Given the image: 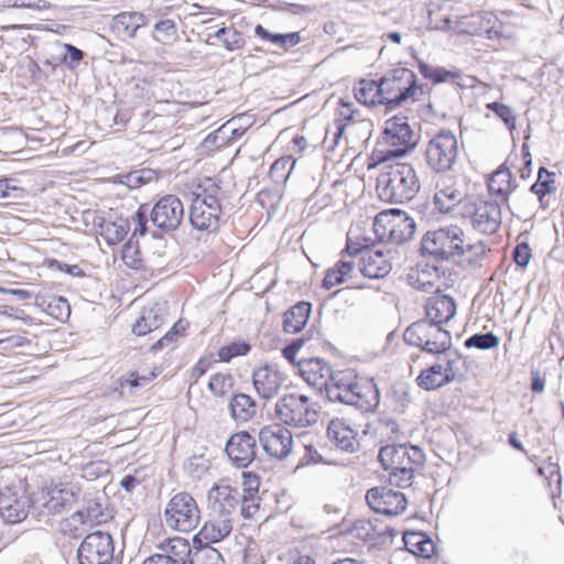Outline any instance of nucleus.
Wrapping results in <instances>:
<instances>
[{
  "label": "nucleus",
  "instance_id": "1",
  "mask_svg": "<svg viewBox=\"0 0 564 564\" xmlns=\"http://www.w3.org/2000/svg\"><path fill=\"white\" fill-rule=\"evenodd\" d=\"M330 401L352 405L362 412L373 411L379 404V392L375 384H361L354 370L334 372L326 389Z\"/></svg>",
  "mask_w": 564,
  "mask_h": 564
},
{
  "label": "nucleus",
  "instance_id": "2",
  "mask_svg": "<svg viewBox=\"0 0 564 564\" xmlns=\"http://www.w3.org/2000/svg\"><path fill=\"white\" fill-rule=\"evenodd\" d=\"M421 248L424 254L440 260H448L454 256H463L467 252H473L476 258H480L486 252V246L482 242H467L463 229L458 226L427 231L422 239Z\"/></svg>",
  "mask_w": 564,
  "mask_h": 564
},
{
  "label": "nucleus",
  "instance_id": "3",
  "mask_svg": "<svg viewBox=\"0 0 564 564\" xmlns=\"http://www.w3.org/2000/svg\"><path fill=\"white\" fill-rule=\"evenodd\" d=\"M148 217H150L152 225L161 230H176L184 218L183 203L177 196L170 194L160 198L151 209L147 205H141L131 217L135 224L133 235H145Z\"/></svg>",
  "mask_w": 564,
  "mask_h": 564
},
{
  "label": "nucleus",
  "instance_id": "4",
  "mask_svg": "<svg viewBox=\"0 0 564 564\" xmlns=\"http://www.w3.org/2000/svg\"><path fill=\"white\" fill-rule=\"evenodd\" d=\"M274 414L281 423L300 429L312 426L319 419L317 404L297 393L281 397L275 403Z\"/></svg>",
  "mask_w": 564,
  "mask_h": 564
},
{
  "label": "nucleus",
  "instance_id": "5",
  "mask_svg": "<svg viewBox=\"0 0 564 564\" xmlns=\"http://www.w3.org/2000/svg\"><path fill=\"white\" fill-rule=\"evenodd\" d=\"M388 492L386 487H373L367 491L366 500L369 508L376 513L368 521L358 520L352 531L365 541L386 539L388 534Z\"/></svg>",
  "mask_w": 564,
  "mask_h": 564
},
{
  "label": "nucleus",
  "instance_id": "6",
  "mask_svg": "<svg viewBox=\"0 0 564 564\" xmlns=\"http://www.w3.org/2000/svg\"><path fill=\"white\" fill-rule=\"evenodd\" d=\"M403 337L406 344L431 355L445 354L452 347V335L448 330L423 319L412 323L405 329Z\"/></svg>",
  "mask_w": 564,
  "mask_h": 564
},
{
  "label": "nucleus",
  "instance_id": "7",
  "mask_svg": "<svg viewBox=\"0 0 564 564\" xmlns=\"http://www.w3.org/2000/svg\"><path fill=\"white\" fill-rule=\"evenodd\" d=\"M166 525L178 532H191L200 521V510L195 498L185 491L171 497L164 509Z\"/></svg>",
  "mask_w": 564,
  "mask_h": 564
},
{
  "label": "nucleus",
  "instance_id": "8",
  "mask_svg": "<svg viewBox=\"0 0 564 564\" xmlns=\"http://www.w3.org/2000/svg\"><path fill=\"white\" fill-rule=\"evenodd\" d=\"M459 216L468 219L475 230L485 235L495 234L501 225V207L498 202L467 200L462 205Z\"/></svg>",
  "mask_w": 564,
  "mask_h": 564
},
{
  "label": "nucleus",
  "instance_id": "9",
  "mask_svg": "<svg viewBox=\"0 0 564 564\" xmlns=\"http://www.w3.org/2000/svg\"><path fill=\"white\" fill-rule=\"evenodd\" d=\"M223 208L219 199L212 192L196 193L189 210L191 225L204 232H215L220 226Z\"/></svg>",
  "mask_w": 564,
  "mask_h": 564
},
{
  "label": "nucleus",
  "instance_id": "10",
  "mask_svg": "<svg viewBox=\"0 0 564 564\" xmlns=\"http://www.w3.org/2000/svg\"><path fill=\"white\" fill-rule=\"evenodd\" d=\"M390 452V485L409 487L412 484L414 468L422 464L424 455L417 446H391Z\"/></svg>",
  "mask_w": 564,
  "mask_h": 564
},
{
  "label": "nucleus",
  "instance_id": "11",
  "mask_svg": "<svg viewBox=\"0 0 564 564\" xmlns=\"http://www.w3.org/2000/svg\"><path fill=\"white\" fill-rule=\"evenodd\" d=\"M458 155L456 135L448 130L440 131L425 148L427 165L435 172L443 173L452 169Z\"/></svg>",
  "mask_w": 564,
  "mask_h": 564
},
{
  "label": "nucleus",
  "instance_id": "12",
  "mask_svg": "<svg viewBox=\"0 0 564 564\" xmlns=\"http://www.w3.org/2000/svg\"><path fill=\"white\" fill-rule=\"evenodd\" d=\"M420 189V183L412 165L390 162V204L408 203Z\"/></svg>",
  "mask_w": 564,
  "mask_h": 564
},
{
  "label": "nucleus",
  "instance_id": "13",
  "mask_svg": "<svg viewBox=\"0 0 564 564\" xmlns=\"http://www.w3.org/2000/svg\"><path fill=\"white\" fill-rule=\"evenodd\" d=\"M112 536L96 531L85 536L77 550L79 564H109L113 557Z\"/></svg>",
  "mask_w": 564,
  "mask_h": 564
},
{
  "label": "nucleus",
  "instance_id": "14",
  "mask_svg": "<svg viewBox=\"0 0 564 564\" xmlns=\"http://www.w3.org/2000/svg\"><path fill=\"white\" fill-rule=\"evenodd\" d=\"M259 442L269 456L278 459L286 458L292 452V434L280 424L262 427L259 432Z\"/></svg>",
  "mask_w": 564,
  "mask_h": 564
},
{
  "label": "nucleus",
  "instance_id": "15",
  "mask_svg": "<svg viewBox=\"0 0 564 564\" xmlns=\"http://www.w3.org/2000/svg\"><path fill=\"white\" fill-rule=\"evenodd\" d=\"M390 161L393 158L404 156L417 143L416 137L405 117L393 116L390 119Z\"/></svg>",
  "mask_w": 564,
  "mask_h": 564
},
{
  "label": "nucleus",
  "instance_id": "16",
  "mask_svg": "<svg viewBox=\"0 0 564 564\" xmlns=\"http://www.w3.org/2000/svg\"><path fill=\"white\" fill-rule=\"evenodd\" d=\"M467 200L470 199L464 198L463 192L456 186L453 178L441 176L436 182L433 203L438 212L448 214L457 210V215H459L462 205Z\"/></svg>",
  "mask_w": 564,
  "mask_h": 564
},
{
  "label": "nucleus",
  "instance_id": "17",
  "mask_svg": "<svg viewBox=\"0 0 564 564\" xmlns=\"http://www.w3.org/2000/svg\"><path fill=\"white\" fill-rule=\"evenodd\" d=\"M460 31L474 36H486L489 40L499 39L502 34V23L490 12H477L463 18Z\"/></svg>",
  "mask_w": 564,
  "mask_h": 564
},
{
  "label": "nucleus",
  "instance_id": "18",
  "mask_svg": "<svg viewBox=\"0 0 564 564\" xmlns=\"http://www.w3.org/2000/svg\"><path fill=\"white\" fill-rule=\"evenodd\" d=\"M30 507V498L24 492H18L12 488L0 491V516L4 522L14 524L23 521Z\"/></svg>",
  "mask_w": 564,
  "mask_h": 564
},
{
  "label": "nucleus",
  "instance_id": "19",
  "mask_svg": "<svg viewBox=\"0 0 564 564\" xmlns=\"http://www.w3.org/2000/svg\"><path fill=\"white\" fill-rule=\"evenodd\" d=\"M241 500L240 492L228 485H215L207 492L209 514L232 516Z\"/></svg>",
  "mask_w": 564,
  "mask_h": 564
},
{
  "label": "nucleus",
  "instance_id": "20",
  "mask_svg": "<svg viewBox=\"0 0 564 564\" xmlns=\"http://www.w3.org/2000/svg\"><path fill=\"white\" fill-rule=\"evenodd\" d=\"M417 88L416 76L412 70L405 67L392 69L390 76V109L392 106H400L410 98L414 100Z\"/></svg>",
  "mask_w": 564,
  "mask_h": 564
},
{
  "label": "nucleus",
  "instance_id": "21",
  "mask_svg": "<svg viewBox=\"0 0 564 564\" xmlns=\"http://www.w3.org/2000/svg\"><path fill=\"white\" fill-rule=\"evenodd\" d=\"M285 381L284 375L275 366L264 365L253 370L252 384L258 395L264 400L273 399Z\"/></svg>",
  "mask_w": 564,
  "mask_h": 564
},
{
  "label": "nucleus",
  "instance_id": "22",
  "mask_svg": "<svg viewBox=\"0 0 564 564\" xmlns=\"http://www.w3.org/2000/svg\"><path fill=\"white\" fill-rule=\"evenodd\" d=\"M226 453L237 467H247L256 457V440L248 432L236 433L227 442Z\"/></svg>",
  "mask_w": 564,
  "mask_h": 564
},
{
  "label": "nucleus",
  "instance_id": "23",
  "mask_svg": "<svg viewBox=\"0 0 564 564\" xmlns=\"http://www.w3.org/2000/svg\"><path fill=\"white\" fill-rule=\"evenodd\" d=\"M299 371L303 380L313 388L327 389L334 372L330 366L321 358H308L297 362Z\"/></svg>",
  "mask_w": 564,
  "mask_h": 564
},
{
  "label": "nucleus",
  "instance_id": "24",
  "mask_svg": "<svg viewBox=\"0 0 564 564\" xmlns=\"http://www.w3.org/2000/svg\"><path fill=\"white\" fill-rule=\"evenodd\" d=\"M387 251V245L376 249V245L373 243L372 248L365 251V254L358 263L360 272L370 279L386 278L388 275Z\"/></svg>",
  "mask_w": 564,
  "mask_h": 564
},
{
  "label": "nucleus",
  "instance_id": "25",
  "mask_svg": "<svg viewBox=\"0 0 564 564\" xmlns=\"http://www.w3.org/2000/svg\"><path fill=\"white\" fill-rule=\"evenodd\" d=\"M167 306L165 302H156L145 306L141 316L132 327V332L138 336H144L156 330L166 319Z\"/></svg>",
  "mask_w": 564,
  "mask_h": 564
},
{
  "label": "nucleus",
  "instance_id": "26",
  "mask_svg": "<svg viewBox=\"0 0 564 564\" xmlns=\"http://www.w3.org/2000/svg\"><path fill=\"white\" fill-rule=\"evenodd\" d=\"M415 230V221L408 212L390 208V242L405 243L414 237Z\"/></svg>",
  "mask_w": 564,
  "mask_h": 564
},
{
  "label": "nucleus",
  "instance_id": "27",
  "mask_svg": "<svg viewBox=\"0 0 564 564\" xmlns=\"http://www.w3.org/2000/svg\"><path fill=\"white\" fill-rule=\"evenodd\" d=\"M425 321L443 326L456 314L455 301L448 295H434L425 304Z\"/></svg>",
  "mask_w": 564,
  "mask_h": 564
},
{
  "label": "nucleus",
  "instance_id": "28",
  "mask_svg": "<svg viewBox=\"0 0 564 564\" xmlns=\"http://www.w3.org/2000/svg\"><path fill=\"white\" fill-rule=\"evenodd\" d=\"M78 491L72 484L54 486L47 491L43 506L51 514L59 513L75 503Z\"/></svg>",
  "mask_w": 564,
  "mask_h": 564
},
{
  "label": "nucleus",
  "instance_id": "29",
  "mask_svg": "<svg viewBox=\"0 0 564 564\" xmlns=\"http://www.w3.org/2000/svg\"><path fill=\"white\" fill-rule=\"evenodd\" d=\"M356 432L340 419L332 420L327 427V437L337 448L352 453L358 447Z\"/></svg>",
  "mask_w": 564,
  "mask_h": 564
},
{
  "label": "nucleus",
  "instance_id": "30",
  "mask_svg": "<svg viewBox=\"0 0 564 564\" xmlns=\"http://www.w3.org/2000/svg\"><path fill=\"white\" fill-rule=\"evenodd\" d=\"M386 78L382 77L380 82L373 79H362L355 87L356 99L366 106L383 105L387 97L383 93L382 85Z\"/></svg>",
  "mask_w": 564,
  "mask_h": 564
},
{
  "label": "nucleus",
  "instance_id": "31",
  "mask_svg": "<svg viewBox=\"0 0 564 564\" xmlns=\"http://www.w3.org/2000/svg\"><path fill=\"white\" fill-rule=\"evenodd\" d=\"M234 517L209 514V520L203 525L199 534L209 542H219L232 531Z\"/></svg>",
  "mask_w": 564,
  "mask_h": 564
},
{
  "label": "nucleus",
  "instance_id": "32",
  "mask_svg": "<svg viewBox=\"0 0 564 564\" xmlns=\"http://www.w3.org/2000/svg\"><path fill=\"white\" fill-rule=\"evenodd\" d=\"M159 549L162 551L161 554L174 564H189L194 553L188 540L181 536L167 539L159 545Z\"/></svg>",
  "mask_w": 564,
  "mask_h": 564
},
{
  "label": "nucleus",
  "instance_id": "33",
  "mask_svg": "<svg viewBox=\"0 0 564 564\" xmlns=\"http://www.w3.org/2000/svg\"><path fill=\"white\" fill-rule=\"evenodd\" d=\"M518 187L512 174L508 167L501 165L491 175L488 189L491 195H496L502 203L508 200V196Z\"/></svg>",
  "mask_w": 564,
  "mask_h": 564
},
{
  "label": "nucleus",
  "instance_id": "34",
  "mask_svg": "<svg viewBox=\"0 0 564 564\" xmlns=\"http://www.w3.org/2000/svg\"><path fill=\"white\" fill-rule=\"evenodd\" d=\"M145 24V17L140 12H122L112 19V30L130 39L134 37L137 31Z\"/></svg>",
  "mask_w": 564,
  "mask_h": 564
},
{
  "label": "nucleus",
  "instance_id": "35",
  "mask_svg": "<svg viewBox=\"0 0 564 564\" xmlns=\"http://www.w3.org/2000/svg\"><path fill=\"white\" fill-rule=\"evenodd\" d=\"M98 234L106 240L107 245L113 246L121 242L128 235L130 225L128 219L119 218L115 221L99 218L96 223Z\"/></svg>",
  "mask_w": 564,
  "mask_h": 564
},
{
  "label": "nucleus",
  "instance_id": "36",
  "mask_svg": "<svg viewBox=\"0 0 564 564\" xmlns=\"http://www.w3.org/2000/svg\"><path fill=\"white\" fill-rule=\"evenodd\" d=\"M312 306L308 302H300L284 313L283 329L290 334H296L306 325Z\"/></svg>",
  "mask_w": 564,
  "mask_h": 564
},
{
  "label": "nucleus",
  "instance_id": "37",
  "mask_svg": "<svg viewBox=\"0 0 564 564\" xmlns=\"http://www.w3.org/2000/svg\"><path fill=\"white\" fill-rule=\"evenodd\" d=\"M256 401L246 393L232 395L229 402L230 415L236 422H248L257 413Z\"/></svg>",
  "mask_w": 564,
  "mask_h": 564
},
{
  "label": "nucleus",
  "instance_id": "38",
  "mask_svg": "<svg viewBox=\"0 0 564 564\" xmlns=\"http://www.w3.org/2000/svg\"><path fill=\"white\" fill-rule=\"evenodd\" d=\"M403 543L413 555L424 558H431L436 550L434 542L423 533H406Z\"/></svg>",
  "mask_w": 564,
  "mask_h": 564
},
{
  "label": "nucleus",
  "instance_id": "39",
  "mask_svg": "<svg viewBox=\"0 0 564 564\" xmlns=\"http://www.w3.org/2000/svg\"><path fill=\"white\" fill-rule=\"evenodd\" d=\"M417 386L426 391L436 390L449 383L443 372L442 362L434 364L421 371L416 378Z\"/></svg>",
  "mask_w": 564,
  "mask_h": 564
},
{
  "label": "nucleus",
  "instance_id": "40",
  "mask_svg": "<svg viewBox=\"0 0 564 564\" xmlns=\"http://www.w3.org/2000/svg\"><path fill=\"white\" fill-rule=\"evenodd\" d=\"M354 268L355 262L352 261H338L335 267L326 271L322 282L323 288L330 290L334 286L344 283L348 278H350Z\"/></svg>",
  "mask_w": 564,
  "mask_h": 564
},
{
  "label": "nucleus",
  "instance_id": "41",
  "mask_svg": "<svg viewBox=\"0 0 564 564\" xmlns=\"http://www.w3.org/2000/svg\"><path fill=\"white\" fill-rule=\"evenodd\" d=\"M445 356V362H442L443 372L445 373L446 380L451 382L460 381L466 372V365L463 357L457 351L443 354Z\"/></svg>",
  "mask_w": 564,
  "mask_h": 564
},
{
  "label": "nucleus",
  "instance_id": "42",
  "mask_svg": "<svg viewBox=\"0 0 564 564\" xmlns=\"http://www.w3.org/2000/svg\"><path fill=\"white\" fill-rule=\"evenodd\" d=\"M555 174L549 172L545 167H540L538 172V180L531 186V192L535 194L541 203L544 206V198L547 194H551L555 191Z\"/></svg>",
  "mask_w": 564,
  "mask_h": 564
},
{
  "label": "nucleus",
  "instance_id": "43",
  "mask_svg": "<svg viewBox=\"0 0 564 564\" xmlns=\"http://www.w3.org/2000/svg\"><path fill=\"white\" fill-rule=\"evenodd\" d=\"M243 119V116L232 118L215 132L213 138L215 143L219 141L217 143V147H223L230 140L240 138L243 134L246 127H243L242 124L238 127L236 126L238 121H241Z\"/></svg>",
  "mask_w": 564,
  "mask_h": 564
},
{
  "label": "nucleus",
  "instance_id": "44",
  "mask_svg": "<svg viewBox=\"0 0 564 564\" xmlns=\"http://www.w3.org/2000/svg\"><path fill=\"white\" fill-rule=\"evenodd\" d=\"M88 524L96 525L100 523L107 522L111 516L107 512L106 508L102 506L99 499H89L86 502L85 508L79 510Z\"/></svg>",
  "mask_w": 564,
  "mask_h": 564
},
{
  "label": "nucleus",
  "instance_id": "45",
  "mask_svg": "<svg viewBox=\"0 0 564 564\" xmlns=\"http://www.w3.org/2000/svg\"><path fill=\"white\" fill-rule=\"evenodd\" d=\"M45 312L53 318L65 322L70 315V306L66 299L62 296H51L41 303Z\"/></svg>",
  "mask_w": 564,
  "mask_h": 564
},
{
  "label": "nucleus",
  "instance_id": "46",
  "mask_svg": "<svg viewBox=\"0 0 564 564\" xmlns=\"http://www.w3.org/2000/svg\"><path fill=\"white\" fill-rule=\"evenodd\" d=\"M90 527L79 510L61 522V531L70 538L82 535Z\"/></svg>",
  "mask_w": 564,
  "mask_h": 564
},
{
  "label": "nucleus",
  "instance_id": "47",
  "mask_svg": "<svg viewBox=\"0 0 564 564\" xmlns=\"http://www.w3.org/2000/svg\"><path fill=\"white\" fill-rule=\"evenodd\" d=\"M235 386L234 377L228 372H217L208 381L209 391L218 398L227 395Z\"/></svg>",
  "mask_w": 564,
  "mask_h": 564
},
{
  "label": "nucleus",
  "instance_id": "48",
  "mask_svg": "<svg viewBox=\"0 0 564 564\" xmlns=\"http://www.w3.org/2000/svg\"><path fill=\"white\" fill-rule=\"evenodd\" d=\"M256 34L263 41H270L279 47L294 46L299 43L300 37L297 33L288 34H273L265 30L262 25L258 24L254 29Z\"/></svg>",
  "mask_w": 564,
  "mask_h": 564
},
{
  "label": "nucleus",
  "instance_id": "49",
  "mask_svg": "<svg viewBox=\"0 0 564 564\" xmlns=\"http://www.w3.org/2000/svg\"><path fill=\"white\" fill-rule=\"evenodd\" d=\"M213 36L219 40L227 51L240 50L245 45L242 34L232 28L223 26Z\"/></svg>",
  "mask_w": 564,
  "mask_h": 564
},
{
  "label": "nucleus",
  "instance_id": "50",
  "mask_svg": "<svg viewBox=\"0 0 564 564\" xmlns=\"http://www.w3.org/2000/svg\"><path fill=\"white\" fill-rule=\"evenodd\" d=\"M296 164V160L291 156H282L278 159L270 169V177L275 183H284L288 181L292 170L294 169Z\"/></svg>",
  "mask_w": 564,
  "mask_h": 564
},
{
  "label": "nucleus",
  "instance_id": "51",
  "mask_svg": "<svg viewBox=\"0 0 564 564\" xmlns=\"http://www.w3.org/2000/svg\"><path fill=\"white\" fill-rule=\"evenodd\" d=\"M420 73L424 78L431 79L435 84L454 80L459 77L458 73L446 70L443 67L432 66L426 63H420Z\"/></svg>",
  "mask_w": 564,
  "mask_h": 564
},
{
  "label": "nucleus",
  "instance_id": "52",
  "mask_svg": "<svg viewBox=\"0 0 564 564\" xmlns=\"http://www.w3.org/2000/svg\"><path fill=\"white\" fill-rule=\"evenodd\" d=\"M393 402V411L404 413L405 409L411 402L410 386L408 382H397L393 386V391L390 394V403Z\"/></svg>",
  "mask_w": 564,
  "mask_h": 564
},
{
  "label": "nucleus",
  "instance_id": "53",
  "mask_svg": "<svg viewBox=\"0 0 564 564\" xmlns=\"http://www.w3.org/2000/svg\"><path fill=\"white\" fill-rule=\"evenodd\" d=\"M189 564H225L221 554L209 545L196 549Z\"/></svg>",
  "mask_w": 564,
  "mask_h": 564
},
{
  "label": "nucleus",
  "instance_id": "54",
  "mask_svg": "<svg viewBox=\"0 0 564 564\" xmlns=\"http://www.w3.org/2000/svg\"><path fill=\"white\" fill-rule=\"evenodd\" d=\"M466 348H477L488 350L498 347L499 337L494 333L475 334L468 337L464 343Z\"/></svg>",
  "mask_w": 564,
  "mask_h": 564
},
{
  "label": "nucleus",
  "instance_id": "55",
  "mask_svg": "<svg viewBox=\"0 0 564 564\" xmlns=\"http://www.w3.org/2000/svg\"><path fill=\"white\" fill-rule=\"evenodd\" d=\"M122 261L129 268L139 270L143 268V259L137 242L128 241L122 248Z\"/></svg>",
  "mask_w": 564,
  "mask_h": 564
},
{
  "label": "nucleus",
  "instance_id": "56",
  "mask_svg": "<svg viewBox=\"0 0 564 564\" xmlns=\"http://www.w3.org/2000/svg\"><path fill=\"white\" fill-rule=\"evenodd\" d=\"M249 350L250 345L248 343L238 340L221 347L218 350V357L221 361L228 362L235 357L247 355Z\"/></svg>",
  "mask_w": 564,
  "mask_h": 564
},
{
  "label": "nucleus",
  "instance_id": "57",
  "mask_svg": "<svg viewBox=\"0 0 564 564\" xmlns=\"http://www.w3.org/2000/svg\"><path fill=\"white\" fill-rule=\"evenodd\" d=\"M176 35V24L173 20L165 19L155 24L154 40L161 43L172 41Z\"/></svg>",
  "mask_w": 564,
  "mask_h": 564
},
{
  "label": "nucleus",
  "instance_id": "58",
  "mask_svg": "<svg viewBox=\"0 0 564 564\" xmlns=\"http://www.w3.org/2000/svg\"><path fill=\"white\" fill-rule=\"evenodd\" d=\"M186 471L194 478H200L209 469L208 460L203 456H193L185 463Z\"/></svg>",
  "mask_w": 564,
  "mask_h": 564
},
{
  "label": "nucleus",
  "instance_id": "59",
  "mask_svg": "<svg viewBox=\"0 0 564 564\" xmlns=\"http://www.w3.org/2000/svg\"><path fill=\"white\" fill-rule=\"evenodd\" d=\"M487 108L495 112L508 127L514 128L516 117L512 108L500 102H490Z\"/></svg>",
  "mask_w": 564,
  "mask_h": 564
},
{
  "label": "nucleus",
  "instance_id": "60",
  "mask_svg": "<svg viewBox=\"0 0 564 564\" xmlns=\"http://www.w3.org/2000/svg\"><path fill=\"white\" fill-rule=\"evenodd\" d=\"M388 210L380 212L373 219V234L376 236V240L380 242L382 246L386 245V237L388 235Z\"/></svg>",
  "mask_w": 564,
  "mask_h": 564
},
{
  "label": "nucleus",
  "instance_id": "61",
  "mask_svg": "<svg viewBox=\"0 0 564 564\" xmlns=\"http://www.w3.org/2000/svg\"><path fill=\"white\" fill-rule=\"evenodd\" d=\"M259 485L260 481L257 475L249 471L242 473L243 496H249L250 499L253 501L258 494Z\"/></svg>",
  "mask_w": 564,
  "mask_h": 564
},
{
  "label": "nucleus",
  "instance_id": "62",
  "mask_svg": "<svg viewBox=\"0 0 564 564\" xmlns=\"http://www.w3.org/2000/svg\"><path fill=\"white\" fill-rule=\"evenodd\" d=\"M66 55L64 56V64L69 68H75L84 57V53L72 44H64Z\"/></svg>",
  "mask_w": 564,
  "mask_h": 564
},
{
  "label": "nucleus",
  "instance_id": "63",
  "mask_svg": "<svg viewBox=\"0 0 564 564\" xmlns=\"http://www.w3.org/2000/svg\"><path fill=\"white\" fill-rule=\"evenodd\" d=\"M531 259V249L528 243L522 242L517 245V247L513 250V260L514 262L521 267L524 268L528 265Z\"/></svg>",
  "mask_w": 564,
  "mask_h": 564
},
{
  "label": "nucleus",
  "instance_id": "64",
  "mask_svg": "<svg viewBox=\"0 0 564 564\" xmlns=\"http://www.w3.org/2000/svg\"><path fill=\"white\" fill-rule=\"evenodd\" d=\"M395 505L394 509H390V516L402 513L408 506V500L402 492L390 490V506Z\"/></svg>",
  "mask_w": 564,
  "mask_h": 564
}]
</instances>
